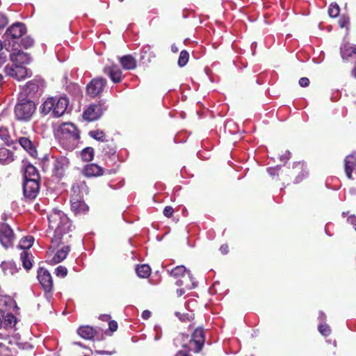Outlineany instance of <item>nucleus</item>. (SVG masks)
<instances>
[{
    "label": "nucleus",
    "instance_id": "obj_45",
    "mask_svg": "<svg viewBox=\"0 0 356 356\" xmlns=\"http://www.w3.org/2000/svg\"><path fill=\"white\" fill-rule=\"evenodd\" d=\"M21 43L24 48L28 49L33 46L34 41L30 37H26L22 40Z\"/></svg>",
    "mask_w": 356,
    "mask_h": 356
},
{
    "label": "nucleus",
    "instance_id": "obj_4",
    "mask_svg": "<svg viewBox=\"0 0 356 356\" xmlns=\"http://www.w3.org/2000/svg\"><path fill=\"white\" fill-rule=\"evenodd\" d=\"M36 111V104L30 98L20 97L14 108L15 118L19 122H29Z\"/></svg>",
    "mask_w": 356,
    "mask_h": 356
},
{
    "label": "nucleus",
    "instance_id": "obj_35",
    "mask_svg": "<svg viewBox=\"0 0 356 356\" xmlns=\"http://www.w3.org/2000/svg\"><path fill=\"white\" fill-rule=\"evenodd\" d=\"M81 156L84 161H91L94 158L93 148L91 147H85L81 152Z\"/></svg>",
    "mask_w": 356,
    "mask_h": 356
},
{
    "label": "nucleus",
    "instance_id": "obj_44",
    "mask_svg": "<svg viewBox=\"0 0 356 356\" xmlns=\"http://www.w3.org/2000/svg\"><path fill=\"white\" fill-rule=\"evenodd\" d=\"M4 71L8 76L13 78L16 77V65L15 67L7 65L5 67Z\"/></svg>",
    "mask_w": 356,
    "mask_h": 356
},
{
    "label": "nucleus",
    "instance_id": "obj_51",
    "mask_svg": "<svg viewBox=\"0 0 356 356\" xmlns=\"http://www.w3.org/2000/svg\"><path fill=\"white\" fill-rule=\"evenodd\" d=\"M7 24V17L4 15L0 13V29L3 28Z\"/></svg>",
    "mask_w": 356,
    "mask_h": 356
},
{
    "label": "nucleus",
    "instance_id": "obj_30",
    "mask_svg": "<svg viewBox=\"0 0 356 356\" xmlns=\"http://www.w3.org/2000/svg\"><path fill=\"white\" fill-rule=\"evenodd\" d=\"M136 273L139 277L147 278L151 274V268L147 264L137 265Z\"/></svg>",
    "mask_w": 356,
    "mask_h": 356
},
{
    "label": "nucleus",
    "instance_id": "obj_18",
    "mask_svg": "<svg viewBox=\"0 0 356 356\" xmlns=\"http://www.w3.org/2000/svg\"><path fill=\"white\" fill-rule=\"evenodd\" d=\"M156 54L153 51L152 47L149 45H145L141 50L140 62L142 65L147 67L156 59Z\"/></svg>",
    "mask_w": 356,
    "mask_h": 356
},
{
    "label": "nucleus",
    "instance_id": "obj_33",
    "mask_svg": "<svg viewBox=\"0 0 356 356\" xmlns=\"http://www.w3.org/2000/svg\"><path fill=\"white\" fill-rule=\"evenodd\" d=\"M20 259L22 262V266L26 270H30L32 266L31 261V254L27 250H24L20 254Z\"/></svg>",
    "mask_w": 356,
    "mask_h": 356
},
{
    "label": "nucleus",
    "instance_id": "obj_32",
    "mask_svg": "<svg viewBox=\"0 0 356 356\" xmlns=\"http://www.w3.org/2000/svg\"><path fill=\"white\" fill-rule=\"evenodd\" d=\"M11 140L9 130L6 127H0V143L10 145Z\"/></svg>",
    "mask_w": 356,
    "mask_h": 356
},
{
    "label": "nucleus",
    "instance_id": "obj_37",
    "mask_svg": "<svg viewBox=\"0 0 356 356\" xmlns=\"http://www.w3.org/2000/svg\"><path fill=\"white\" fill-rule=\"evenodd\" d=\"M34 238L31 236H27L24 237L19 244V248L22 250H26L30 248L33 244Z\"/></svg>",
    "mask_w": 356,
    "mask_h": 356
},
{
    "label": "nucleus",
    "instance_id": "obj_36",
    "mask_svg": "<svg viewBox=\"0 0 356 356\" xmlns=\"http://www.w3.org/2000/svg\"><path fill=\"white\" fill-rule=\"evenodd\" d=\"M88 135L93 139L100 141L102 143H104L106 140H107V139H106L105 133L99 129L90 131Z\"/></svg>",
    "mask_w": 356,
    "mask_h": 356
},
{
    "label": "nucleus",
    "instance_id": "obj_31",
    "mask_svg": "<svg viewBox=\"0 0 356 356\" xmlns=\"http://www.w3.org/2000/svg\"><path fill=\"white\" fill-rule=\"evenodd\" d=\"M341 55L343 59H347L356 55V47L350 44H344L341 48Z\"/></svg>",
    "mask_w": 356,
    "mask_h": 356
},
{
    "label": "nucleus",
    "instance_id": "obj_8",
    "mask_svg": "<svg viewBox=\"0 0 356 356\" xmlns=\"http://www.w3.org/2000/svg\"><path fill=\"white\" fill-rule=\"evenodd\" d=\"M60 130L62 138L70 140L72 144L76 143L80 138L79 130L72 123H64Z\"/></svg>",
    "mask_w": 356,
    "mask_h": 356
},
{
    "label": "nucleus",
    "instance_id": "obj_22",
    "mask_svg": "<svg viewBox=\"0 0 356 356\" xmlns=\"http://www.w3.org/2000/svg\"><path fill=\"white\" fill-rule=\"evenodd\" d=\"M10 58L15 65H22L29 63L30 61L29 55L21 50H17L10 54Z\"/></svg>",
    "mask_w": 356,
    "mask_h": 356
},
{
    "label": "nucleus",
    "instance_id": "obj_38",
    "mask_svg": "<svg viewBox=\"0 0 356 356\" xmlns=\"http://www.w3.org/2000/svg\"><path fill=\"white\" fill-rule=\"evenodd\" d=\"M188 59H189V54H188V52L187 51H186V50H182L180 52V54H179V56L178 65L180 67H184L187 64V63L188 62Z\"/></svg>",
    "mask_w": 356,
    "mask_h": 356
},
{
    "label": "nucleus",
    "instance_id": "obj_39",
    "mask_svg": "<svg viewBox=\"0 0 356 356\" xmlns=\"http://www.w3.org/2000/svg\"><path fill=\"white\" fill-rule=\"evenodd\" d=\"M16 77L15 79L17 80H21L26 78L28 75L26 68L22 67V65H16Z\"/></svg>",
    "mask_w": 356,
    "mask_h": 356
},
{
    "label": "nucleus",
    "instance_id": "obj_13",
    "mask_svg": "<svg viewBox=\"0 0 356 356\" xmlns=\"http://www.w3.org/2000/svg\"><path fill=\"white\" fill-rule=\"evenodd\" d=\"M26 31V26L22 22H16L8 27L4 34L6 38L17 39Z\"/></svg>",
    "mask_w": 356,
    "mask_h": 356
},
{
    "label": "nucleus",
    "instance_id": "obj_6",
    "mask_svg": "<svg viewBox=\"0 0 356 356\" xmlns=\"http://www.w3.org/2000/svg\"><path fill=\"white\" fill-rule=\"evenodd\" d=\"M15 235L10 226L6 222H0V243L6 248L13 247Z\"/></svg>",
    "mask_w": 356,
    "mask_h": 356
},
{
    "label": "nucleus",
    "instance_id": "obj_10",
    "mask_svg": "<svg viewBox=\"0 0 356 356\" xmlns=\"http://www.w3.org/2000/svg\"><path fill=\"white\" fill-rule=\"evenodd\" d=\"M286 174L295 176L294 183L298 184L308 176V170L306 165L303 162H296L293 163L291 170L288 169Z\"/></svg>",
    "mask_w": 356,
    "mask_h": 356
},
{
    "label": "nucleus",
    "instance_id": "obj_21",
    "mask_svg": "<svg viewBox=\"0 0 356 356\" xmlns=\"http://www.w3.org/2000/svg\"><path fill=\"white\" fill-rule=\"evenodd\" d=\"M78 334L83 339L91 340L98 334V331L89 325H81L77 330Z\"/></svg>",
    "mask_w": 356,
    "mask_h": 356
},
{
    "label": "nucleus",
    "instance_id": "obj_59",
    "mask_svg": "<svg viewBox=\"0 0 356 356\" xmlns=\"http://www.w3.org/2000/svg\"><path fill=\"white\" fill-rule=\"evenodd\" d=\"M4 83V76L0 73V86Z\"/></svg>",
    "mask_w": 356,
    "mask_h": 356
},
{
    "label": "nucleus",
    "instance_id": "obj_12",
    "mask_svg": "<svg viewBox=\"0 0 356 356\" xmlns=\"http://www.w3.org/2000/svg\"><path fill=\"white\" fill-rule=\"evenodd\" d=\"M40 181L26 180L23 183V193L26 198L29 200L35 199L40 190Z\"/></svg>",
    "mask_w": 356,
    "mask_h": 356
},
{
    "label": "nucleus",
    "instance_id": "obj_11",
    "mask_svg": "<svg viewBox=\"0 0 356 356\" xmlns=\"http://www.w3.org/2000/svg\"><path fill=\"white\" fill-rule=\"evenodd\" d=\"M38 280L45 293H49L53 289V280L50 273L44 268L38 270Z\"/></svg>",
    "mask_w": 356,
    "mask_h": 356
},
{
    "label": "nucleus",
    "instance_id": "obj_17",
    "mask_svg": "<svg viewBox=\"0 0 356 356\" xmlns=\"http://www.w3.org/2000/svg\"><path fill=\"white\" fill-rule=\"evenodd\" d=\"M103 72L115 83L121 82L122 79V72L119 67L115 64L106 65L103 69Z\"/></svg>",
    "mask_w": 356,
    "mask_h": 356
},
{
    "label": "nucleus",
    "instance_id": "obj_58",
    "mask_svg": "<svg viewBox=\"0 0 356 356\" xmlns=\"http://www.w3.org/2000/svg\"><path fill=\"white\" fill-rule=\"evenodd\" d=\"M3 318H4V313L1 310H0V327L2 325Z\"/></svg>",
    "mask_w": 356,
    "mask_h": 356
},
{
    "label": "nucleus",
    "instance_id": "obj_53",
    "mask_svg": "<svg viewBox=\"0 0 356 356\" xmlns=\"http://www.w3.org/2000/svg\"><path fill=\"white\" fill-rule=\"evenodd\" d=\"M220 250L221 253L223 254H227L229 252L228 245H227V244L222 245L220 248Z\"/></svg>",
    "mask_w": 356,
    "mask_h": 356
},
{
    "label": "nucleus",
    "instance_id": "obj_19",
    "mask_svg": "<svg viewBox=\"0 0 356 356\" xmlns=\"http://www.w3.org/2000/svg\"><path fill=\"white\" fill-rule=\"evenodd\" d=\"M88 187L83 181H76L72 186V194L70 200H73L76 196V199H83V195L88 193Z\"/></svg>",
    "mask_w": 356,
    "mask_h": 356
},
{
    "label": "nucleus",
    "instance_id": "obj_9",
    "mask_svg": "<svg viewBox=\"0 0 356 356\" xmlns=\"http://www.w3.org/2000/svg\"><path fill=\"white\" fill-rule=\"evenodd\" d=\"M106 83V80L103 77L94 78L87 85L86 92L91 97H96L102 94Z\"/></svg>",
    "mask_w": 356,
    "mask_h": 356
},
{
    "label": "nucleus",
    "instance_id": "obj_15",
    "mask_svg": "<svg viewBox=\"0 0 356 356\" xmlns=\"http://www.w3.org/2000/svg\"><path fill=\"white\" fill-rule=\"evenodd\" d=\"M70 209L75 216H83L89 211L88 205L85 202L83 199H76L74 196L73 200H70Z\"/></svg>",
    "mask_w": 356,
    "mask_h": 356
},
{
    "label": "nucleus",
    "instance_id": "obj_1",
    "mask_svg": "<svg viewBox=\"0 0 356 356\" xmlns=\"http://www.w3.org/2000/svg\"><path fill=\"white\" fill-rule=\"evenodd\" d=\"M49 228L54 231L51 238V246L58 248L60 245L68 242L72 237V223L67 216L61 211L54 210L48 216Z\"/></svg>",
    "mask_w": 356,
    "mask_h": 356
},
{
    "label": "nucleus",
    "instance_id": "obj_40",
    "mask_svg": "<svg viewBox=\"0 0 356 356\" xmlns=\"http://www.w3.org/2000/svg\"><path fill=\"white\" fill-rule=\"evenodd\" d=\"M340 13L339 6L337 3H331L328 10V14L331 17H337Z\"/></svg>",
    "mask_w": 356,
    "mask_h": 356
},
{
    "label": "nucleus",
    "instance_id": "obj_27",
    "mask_svg": "<svg viewBox=\"0 0 356 356\" xmlns=\"http://www.w3.org/2000/svg\"><path fill=\"white\" fill-rule=\"evenodd\" d=\"M120 63L126 70H132L136 67V60L131 55H125L120 58Z\"/></svg>",
    "mask_w": 356,
    "mask_h": 356
},
{
    "label": "nucleus",
    "instance_id": "obj_61",
    "mask_svg": "<svg viewBox=\"0 0 356 356\" xmlns=\"http://www.w3.org/2000/svg\"><path fill=\"white\" fill-rule=\"evenodd\" d=\"M172 51L174 52H177V48L176 47L172 46Z\"/></svg>",
    "mask_w": 356,
    "mask_h": 356
},
{
    "label": "nucleus",
    "instance_id": "obj_5",
    "mask_svg": "<svg viewBox=\"0 0 356 356\" xmlns=\"http://www.w3.org/2000/svg\"><path fill=\"white\" fill-rule=\"evenodd\" d=\"M68 164L69 161L67 158L60 156L51 160H44L43 161L42 168L44 171H47L49 167H51L52 175L58 179H61L65 175Z\"/></svg>",
    "mask_w": 356,
    "mask_h": 356
},
{
    "label": "nucleus",
    "instance_id": "obj_24",
    "mask_svg": "<svg viewBox=\"0 0 356 356\" xmlns=\"http://www.w3.org/2000/svg\"><path fill=\"white\" fill-rule=\"evenodd\" d=\"M15 153L4 147H0V164L8 165L15 160Z\"/></svg>",
    "mask_w": 356,
    "mask_h": 356
},
{
    "label": "nucleus",
    "instance_id": "obj_63",
    "mask_svg": "<svg viewBox=\"0 0 356 356\" xmlns=\"http://www.w3.org/2000/svg\"><path fill=\"white\" fill-rule=\"evenodd\" d=\"M120 2H122L124 1V0H118Z\"/></svg>",
    "mask_w": 356,
    "mask_h": 356
},
{
    "label": "nucleus",
    "instance_id": "obj_2",
    "mask_svg": "<svg viewBox=\"0 0 356 356\" xmlns=\"http://www.w3.org/2000/svg\"><path fill=\"white\" fill-rule=\"evenodd\" d=\"M68 105L69 100L66 97H49L41 105L40 113L44 115L60 118L65 114Z\"/></svg>",
    "mask_w": 356,
    "mask_h": 356
},
{
    "label": "nucleus",
    "instance_id": "obj_46",
    "mask_svg": "<svg viewBox=\"0 0 356 356\" xmlns=\"http://www.w3.org/2000/svg\"><path fill=\"white\" fill-rule=\"evenodd\" d=\"M281 169V166L277 165L275 168H270L268 169V172L272 177H278Z\"/></svg>",
    "mask_w": 356,
    "mask_h": 356
},
{
    "label": "nucleus",
    "instance_id": "obj_23",
    "mask_svg": "<svg viewBox=\"0 0 356 356\" xmlns=\"http://www.w3.org/2000/svg\"><path fill=\"white\" fill-rule=\"evenodd\" d=\"M355 167L356 156L354 154L348 155L344 159V170L348 179H353L352 173Z\"/></svg>",
    "mask_w": 356,
    "mask_h": 356
},
{
    "label": "nucleus",
    "instance_id": "obj_28",
    "mask_svg": "<svg viewBox=\"0 0 356 356\" xmlns=\"http://www.w3.org/2000/svg\"><path fill=\"white\" fill-rule=\"evenodd\" d=\"M70 248L69 245H64L62 248L58 250L54 254L52 261L55 264H58L63 261L67 256Z\"/></svg>",
    "mask_w": 356,
    "mask_h": 356
},
{
    "label": "nucleus",
    "instance_id": "obj_57",
    "mask_svg": "<svg viewBox=\"0 0 356 356\" xmlns=\"http://www.w3.org/2000/svg\"><path fill=\"white\" fill-rule=\"evenodd\" d=\"M99 319L104 321H108L111 319V316L108 314H102L99 316Z\"/></svg>",
    "mask_w": 356,
    "mask_h": 356
},
{
    "label": "nucleus",
    "instance_id": "obj_3",
    "mask_svg": "<svg viewBox=\"0 0 356 356\" xmlns=\"http://www.w3.org/2000/svg\"><path fill=\"white\" fill-rule=\"evenodd\" d=\"M205 330L202 327H198L191 334V337L188 334L181 335V347L196 354L201 352L205 343Z\"/></svg>",
    "mask_w": 356,
    "mask_h": 356
},
{
    "label": "nucleus",
    "instance_id": "obj_56",
    "mask_svg": "<svg viewBox=\"0 0 356 356\" xmlns=\"http://www.w3.org/2000/svg\"><path fill=\"white\" fill-rule=\"evenodd\" d=\"M175 314L181 321H185L186 319H188L185 314H181L179 312H176Z\"/></svg>",
    "mask_w": 356,
    "mask_h": 356
},
{
    "label": "nucleus",
    "instance_id": "obj_62",
    "mask_svg": "<svg viewBox=\"0 0 356 356\" xmlns=\"http://www.w3.org/2000/svg\"><path fill=\"white\" fill-rule=\"evenodd\" d=\"M5 63H3L2 62V58H0V69L1 68V67L3 66V65Z\"/></svg>",
    "mask_w": 356,
    "mask_h": 356
},
{
    "label": "nucleus",
    "instance_id": "obj_20",
    "mask_svg": "<svg viewBox=\"0 0 356 356\" xmlns=\"http://www.w3.org/2000/svg\"><path fill=\"white\" fill-rule=\"evenodd\" d=\"M176 284L179 286H184L188 290H191L197 286V282L191 275V272L188 271L183 277H180L176 281Z\"/></svg>",
    "mask_w": 356,
    "mask_h": 356
},
{
    "label": "nucleus",
    "instance_id": "obj_60",
    "mask_svg": "<svg viewBox=\"0 0 356 356\" xmlns=\"http://www.w3.org/2000/svg\"><path fill=\"white\" fill-rule=\"evenodd\" d=\"M95 351L97 354H100V355L107 354V352L104 351V350H95Z\"/></svg>",
    "mask_w": 356,
    "mask_h": 356
},
{
    "label": "nucleus",
    "instance_id": "obj_43",
    "mask_svg": "<svg viewBox=\"0 0 356 356\" xmlns=\"http://www.w3.org/2000/svg\"><path fill=\"white\" fill-rule=\"evenodd\" d=\"M67 269L63 266H59L55 269V274L58 277H65L67 275Z\"/></svg>",
    "mask_w": 356,
    "mask_h": 356
},
{
    "label": "nucleus",
    "instance_id": "obj_26",
    "mask_svg": "<svg viewBox=\"0 0 356 356\" xmlns=\"http://www.w3.org/2000/svg\"><path fill=\"white\" fill-rule=\"evenodd\" d=\"M24 177V181H26V180H31L33 181H40V176L38 170H37V168L35 166H33L31 164H29L26 167Z\"/></svg>",
    "mask_w": 356,
    "mask_h": 356
},
{
    "label": "nucleus",
    "instance_id": "obj_64",
    "mask_svg": "<svg viewBox=\"0 0 356 356\" xmlns=\"http://www.w3.org/2000/svg\"><path fill=\"white\" fill-rule=\"evenodd\" d=\"M1 145V143H0V146Z\"/></svg>",
    "mask_w": 356,
    "mask_h": 356
},
{
    "label": "nucleus",
    "instance_id": "obj_41",
    "mask_svg": "<svg viewBox=\"0 0 356 356\" xmlns=\"http://www.w3.org/2000/svg\"><path fill=\"white\" fill-rule=\"evenodd\" d=\"M4 323L6 326L15 325L16 323V318L13 314H7L4 315Z\"/></svg>",
    "mask_w": 356,
    "mask_h": 356
},
{
    "label": "nucleus",
    "instance_id": "obj_7",
    "mask_svg": "<svg viewBox=\"0 0 356 356\" xmlns=\"http://www.w3.org/2000/svg\"><path fill=\"white\" fill-rule=\"evenodd\" d=\"M17 141L30 156L33 158L37 156V145L33 136L26 134L24 136H18Z\"/></svg>",
    "mask_w": 356,
    "mask_h": 356
},
{
    "label": "nucleus",
    "instance_id": "obj_54",
    "mask_svg": "<svg viewBox=\"0 0 356 356\" xmlns=\"http://www.w3.org/2000/svg\"><path fill=\"white\" fill-rule=\"evenodd\" d=\"M151 314H152V313L150 311H149L147 309L144 310L142 313V318L143 319L147 320L150 318Z\"/></svg>",
    "mask_w": 356,
    "mask_h": 356
},
{
    "label": "nucleus",
    "instance_id": "obj_47",
    "mask_svg": "<svg viewBox=\"0 0 356 356\" xmlns=\"http://www.w3.org/2000/svg\"><path fill=\"white\" fill-rule=\"evenodd\" d=\"M163 215L167 218H170L174 213V209L171 206H166L163 209Z\"/></svg>",
    "mask_w": 356,
    "mask_h": 356
},
{
    "label": "nucleus",
    "instance_id": "obj_49",
    "mask_svg": "<svg viewBox=\"0 0 356 356\" xmlns=\"http://www.w3.org/2000/svg\"><path fill=\"white\" fill-rule=\"evenodd\" d=\"M118 323L115 321H109L108 322V328L109 330L112 332H115L118 329Z\"/></svg>",
    "mask_w": 356,
    "mask_h": 356
},
{
    "label": "nucleus",
    "instance_id": "obj_14",
    "mask_svg": "<svg viewBox=\"0 0 356 356\" xmlns=\"http://www.w3.org/2000/svg\"><path fill=\"white\" fill-rule=\"evenodd\" d=\"M103 107L100 104H91L84 111L83 117L88 121H95L99 119L103 113Z\"/></svg>",
    "mask_w": 356,
    "mask_h": 356
},
{
    "label": "nucleus",
    "instance_id": "obj_16",
    "mask_svg": "<svg viewBox=\"0 0 356 356\" xmlns=\"http://www.w3.org/2000/svg\"><path fill=\"white\" fill-rule=\"evenodd\" d=\"M97 149L102 156L111 158V156H115L117 147L114 140L110 139L99 144Z\"/></svg>",
    "mask_w": 356,
    "mask_h": 356
},
{
    "label": "nucleus",
    "instance_id": "obj_52",
    "mask_svg": "<svg viewBox=\"0 0 356 356\" xmlns=\"http://www.w3.org/2000/svg\"><path fill=\"white\" fill-rule=\"evenodd\" d=\"M4 44L0 41V51H1L4 47ZM0 58H2V62L6 63L7 60V56L3 52H0Z\"/></svg>",
    "mask_w": 356,
    "mask_h": 356
},
{
    "label": "nucleus",
    "instance_id": "obj_25",
    "mask_svg": "<svg viewBox=\"0 0 356 356\" xmlns=\"http://www.w3.org/2000/svg\"><path fill=\"white\" fill-rule=\"evenodd\" d=\"M104 169L96 163L88 164L83 169L86 177H98L103 175Z\"/></svg>",
    "mask_w": 356,
    "mask_h": 356
},
{
    "label": "nucleus",
    "instance_id": "obj_42",
    "mask_svg": "<svg viewBox=\"0 0 356 356\" xmlns=\"http://www.w3.org/2000/svg\"><path fill=\"white\" fill-rule=\"evenodd\" d=\"M318 330L319 332L324 337H327L331 333V329L327 324H321L318 325Z\"/></svg>",
    "mask_w": 356,
    "mask_h": 356
},
{
    "label": "nucleus",
    "instance_id": "obj_55",
    "mask_svg": "<svg viewBox=\"0 0 356 356\" xmlns=\"http://www.w3.org/2000/svg\"><path fill=\"white\" fill-rule=\"evenodd\" d=\"M181 288L177 289V293L178 296H181L184 295L186 291H188V289H185L184 286H180Z\"/></svg>",
    "mask_w": 356,
    "mask_h": 356
},
{
    "label": "nucleus",
    "instance_id": "obj_29",
    "mask_svg": "<svg viewBox=\"0 0 356 356\" xmlns=\"http://www.w3.org/2000/svg\"><path fill=\"white\" fill-rule=\"evenodd\" d=\"M39 86L37 83L34 81H29L26 83L24 88V93L27 98H32L35 93L38 91Z\"/></svg>",
    "mask_w": 356,
    "mask_h": 356
},
{
    "label": "nucleus",
    "instance_id": "obj_50",
    "mask_svg": "<svg viewBox=\"0 0 356 356\" xmlns=\"http://www.w3.org/2000/svg\"><path fill=\"white\" fill-rule=\"evenodd\" d=\"M309 79L307 77H302L299 80V84L301 87H307L309 85Z\"/></svg>",
    "mask_w": 356,
    "mask_h": 356
},
{
    "label": "nucleus",
    "instance_id": "obj_48",
    "mask_svg": "<svg viewBox=\"0 0 356 356\" xmlns=\"http://www.w3.org/2000/svg\"><path fill=\"white\" fill-rule=\"evenodd\" d=\"M348 22H349L348 18H347L344 16L340 17V19L338 21L339 26L341 28L346 27L348 25Z\"/></svg>",
    "mask_w": 356,
    "mask_h": 356
},
{
    "label": "nucleus",
    "instance_id": "obj_34",
    "mask_svg": "<svg viewBox=\"0 0 356 356\" xmlns=\"http://www.w3.org/2000/svg\"><path fill=\"white\" fill-rule=\"evenodd\" d=\"M189 270H186L185 266H177L170 271V274L174 278L179 280L180 277H183L186 273H187Z\"/></svg>",
    "mask_w": 356,
    "mask_h": 356
}]
</instances>
